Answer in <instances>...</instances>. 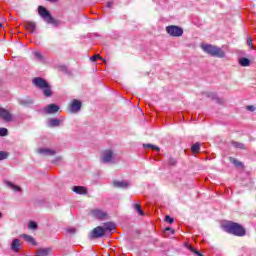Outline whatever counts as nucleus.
<instances>
[{
	"label": "nucleus",
	"instance_id": "26",
	"mask_svg": "<svg viewBox=\"0 0 256 256\" xmlns=\"http://www.w3.org/2000/svg\"><path fill=\"white\" fill-rule=\"evenodd\" d=\"M134 211H137L138 215H145V212H143V209L141 208V205L139 204H134Z\"/></svg>",
	"mask_w": 256,
	"mask_h": 256
},
{
	"label": "nucleus",
	"instance_id": "38",
	"mask_svg": "<svg viewBox=\"0 0 256 256\" xmlns=\"http://www.w3.org/2000/svg\"><path fill=\"white\" fill-rule=\"evenodd\" d=\"M97 59H103V57H101L99 54H95L90 58V61H97Z\"/></svg>",
	"mask_w": 256,
	"mask_h": 256
},
{
	"label": "nucleus",
	"instance_id": "29",
	"mask_svg": "<svg viewBox=\"0 0 256 256\" xmlns=\"http://www.w3.org/2000/svg\"><path fill=\"white\" fill-rule=\"evenodd\" d=\"M233 147H236V149H245V144L241 142L232 141Z\"/></svg>",
	"mask_w": 256,
	"mask_h": 256
},
{
	"label": "nucleus",
	"instance_id": "1",
	"mask_svg": "<svg viewBox=\"0 0 256 256\" xmlns=\"http://www.w3.org/2000/svg\"><path fill=\"white\" fill-rule=\"evenodd\" d=\"M224 230L226 233H230V235H235L236 237H245L247 235V231L241 224L237 222H229L224 226Z\"/></svg>",
	"mask_w": 256,
	"mask_h": 256
},
{
	"label": "nucleus",
	"instance_id": "44",
	"mask_svg": "<svg viewBox=\"0 0 256 256\" xmlns=\"http://www.w3.org/2000/svg\"><path fill=\"white\" fill-rule=\"evenodd\" d=\"M107 7H109V8L113 7V2H108Z\"/></svg>",
	"mask_w": 256,
	"mask_h": 256
},
{
	"label": "nucleus",
	"instance_id": "36",
	"mask_svg": "<svg viewBox=\"0 0 256 256\" xmlns=\"http://www.w3.org/2000/svg\"><path fill=\"white\" fill-rule=\"evenodd\" d=\"M169 165H171L172 167H175V165H177V159L175 158H170L168 161Z\"/></svg>",
	"mask_w": 256,
	"mask_h": 256
},
{
	"label": "nucleus",
	"instance_id": "17",
	"mask_svg": "<svg viewBox=\"0 0 256 256\" xmlns=\"http://www.w3.org/2000/svg\"><path fill=\"white\" fill-rule=\"evenodd\" d=\"M21 237L26 241L27 243H30L31 245H37V242L35 241V238L29 234H22Z\"/></svg>",
	"mask_w": 256,
	"mask_h": 256
},
{
	"label": "nucleus",
	"instance_id": "33",
	"mask_svg": "<svg viewBox=\"0 0 256 256\" xmlns=\"http://www.w3.org/2000/svg\"><path fill=\"white\" fill-rule=\"evenodd\" d=\"M28 229H32L33 231H35V229H37V224L35 221H30L28 223Z\"/></svg>",
	"mask_w": 256,
	"mask_h": 256
},
{
	"label": "nucleus",
	"instance_id": "23",
	"mask_svg": "<svg viewBox=\"0 0 256 256\" xmlns=\"http://www.w3.org/2000/svg\"><path fill=\"white\" fill-rule=\"evenodd\" d=\"M19 103L21 105H23L24 107H27L29 105H33V99H31V98L22 99V100H19Z\"/></svg>",
	"mask_w": 256,
	"mask_h": 256
},
{
	"label": "nucleus",
	"instance_id": "34",
	"mask_svg": "<svg viewBox=\"0 0 256 256\" xmlns=\"http://www.w3.org/2000/svg\"><path fill=\"white\" fill-rule=\"evenodd\" d=\"M58 71H61V73H69V71L67 70V66L65 65L58 66Z\"/></svg>",
	"mask_w": 256,
	"mask_h": 256
},
{
	"label": "nucleus",
	"instance_id": "6",
	"mask_svg": "<svg viewBox=\"0 0 256 256\" xmlns=\"http://www.w3.org/2000/svg\"><path fill=\"white\" fill-rule=\"evenodd\" d=\"M90 215H92V217H94V219H98L99 221H103V219L107 218V212H105L99 208L92 209L90 211Z\"/></svg>",
	"mask_w": 256,
	"mask_h": 256
},
{
	"label": "nucleus",
	"instance_id": "13",
	"mask_svg": "<svg viewBox=\"0 0 256 256\" xmlns=\"http://www.w3.org/2000/svg\"><path fill=\"white\" fill-rule=\"evenodd\" d=\"M24 27L25 29H27V31H30V33H35V30L37 29V24L33 21H25Z\"/></svg>",
	"mask_w": 256,
	"mask_h": 256
},
{
	"label": "nucleus",
	"instance_id": "21",
	"mask_svg": "<svg viewBox=\"0 0 256 256\" xmlns=\"http://www.w3.org/2000/svg\"><path fill=\"white\" fill-rule=\"evenodd\" d=\"M38 151L41 155H49V156L55 155V150H51L47 148H40Z\"/></svg>",
	"mask_w": 256,
	"mask_h": 256
},
{
	"label": "nucleus",
	"instance_id": "31",
	"mask_svg": "<svg viewBox=\"0 0 256 256\" xmlns=\"http://www.w3.org/2000/svg\"><path fill=\"white\" fill-rule=\"evenodd\" d=\"M7 186L10 187V189H13L14 191H21V187L13 184V182H7Z\"/></svg>",
	"mask_w": 256,
	"mask_h": 256
},
{
	"label": "nucleus",
	"instance_id": "37",
	"mask_svg": "<svg viewBox=\"0 0 256 256\" xmlns=\"http://www.w3.org/2000/svg\"><path fill=\"white\" fill-rule=\"evenodd\" d=\"M247 45H249L251 49H255V47L253 46V39L251 37H248Z\"/></svg>",
	"mask_w": 256,
	"mask_h": 256
},
{
	"label": "nucleus",
	"instance_id": "9",
	"mask_svg": "<svg viewBox=\"0 0 256 256\" xmlns=\"http://www.w3.org/2000/svg\"><path fill=\"white\" fill-rule=\"evenodd\" d=\"M101 163H111L113 161V150H105L100 157Z\"/></svg>",
	"mask_w": 256,
	"mask_h": 256
},
{
	"label": "nucleus",
	"instance_id": "45",
	"mask_svg": "<svg viewBox=\"0 0 256 256\" xmlns=\"http://www.w3.org/2000/svg\"><path fill=\"white\" fill-rule=\"evenodd\" d=\"M47 1H50V3H57V1L59 0H47Z\"/></svg>",
	"mask_w": 256,
	"mask_h": 256
},
{
	"label": "nucleus",
	"instance_id": "28",
	"mask_svg": "<svg viewBox=\"0 0 256 256\" xmlns=\"http://www.w3.org/2000/svg\"><path fill=\"white\" fill-rule=\"evenodd\" d=\"M191 149L193 153H199V151L201 150V144H199V142H196Z\"/></svg>",
	"mask_w": 256,
	"mask_h": 256
},
{
	"label": "nucleus",
	"instance_id": "16",
	"mask_svg": "<svg viewBox=\"0 0 256 256\" xmlns=\"http://www.w3.org/2000/svg\"><path fill=\"white\" fill-rule=\"evenodd\" d=\"M51 253V248H39L36 251V256H49Z\"/></svg>",
	"mask_w": 256,
	"mask_h": 256
},
{
	"label": "nucleus",
	"instance_id": "48",
	"mask_svg": "<svg viewBox=\"0 0 256 256\" xmlns=\"http://www.w3.org/2000/svg\"><path fill=\"white\" fill-rule=\"evenodd\" d=\"M1 27H3V24H2V23H0V29H1Z\"/></svg>",
	"mask_w": 256,
	"mask_h": 256
},
{
	"label": "nucleus",
	"instance_id": "32",
	"mask_svg": "<svg viewBox=\"0 0 256 256\" xmlns=\"http://www.w3.org/2000/svg\"><path fill=\"white\" fill-rule=\"evenodd\" d=\"M9 157V153L6 151H0V161H5Z\"/></svg>",
	"mask_w": 256,
	"mask_h": 256
},
{
	"label": "nucleus",
	"instance_id": "22",
	"mask_svg": "<svg viewBox=\"0 0 256 256\" xmlns=\"http://www.w3.org/2000/svg\"><path fill=\"white\" fill-rule=\"evenodd\" d=\"M251 63H255V59H249V58H240L239 59V65H251Z\"/></svg>",
	"mask_w": 256,
	"mask_h": 256
},
{
	"label": "nucleus",
	"instance_id": "3",
	"mask_svg": "<svg viewBox=\"0 0 256 256\" xmlns=\"http://www.w3.org/2000/svg\"><path fill=\"white\" fill-rule=\"evenodd\" d=\"M38 14L46 23H48V25H53L54 27L61 25V22L53 18L51 12H49V10L45 9L43 6L38 7Z\"/></svg>",
	"mask_w": 256,
	"mask_h": 256
},
{
	"label": "nucleus",
	"instance_id": "10",
	"mask_svg": "<svg viewBox=\"0 0 256 256\" xmlns=\"http://www.w3.org/2000/svg\"><path fill=\"white\" fill-rule=\"evenodd\" d=\"M204 95H206L208 99H211V101H215L218 105H224L225 103V100L223 98H219V96H217V94L213 92H206L204 93Z\"/></svg>",
	"mask_w": 256,
	"mask_h": 256
},
{
	"label": "nucleus",
	"instance_id": "2",
	"mask_svg": "<svg viewBox=\"0 0 256 256\" xmlns=\"http://www.w3.org/2000/svg\"><path fill=\"white\" fill-rule=\"evenodd\" d=\"M32 83L34 86L37 87V89H40L43 91V95L45 97H51L53 95V90H51V85H49L48 82L45 81V79L41 77H35L32 80Z\"/></svg>",
	"mask_w": 256,
	"mask_h": 256
},
{
	"label": "nucleus",
	"instance_id": "43",
	"mask_svg": "<svg viewBox=\"0 0 256 256\" xmlns=\"http://www.w3.org/2000/svg\"><path fill=\"white\" fill-rule=\"evenodd\" d=\"M194 254H195V255H198V256H204V255L201 254V252H199L198 250H196V251L194 252Z\"/></svg>",
	"mask_w": 256,
	"mask_h": 256
},
{
	"label": "nucleus",
	"instance_id": "46",
	"mask_svg": "<svg viewBox=\"0 0 256 256\" xmlns=\"http://www.w3.org/2000/svg\"><path fill=\"white\" fill-rule=\"evenodd\" d=\"M101 61H102L103 63H107V60H105V58H102Z\"/></svg>",
	"mask_w": 256,
	"mask_h": 256
},
{
	"label": "nucleus",
	"instance_id": "11",
	"mask_svg": "<svg viewBox=\"0 0 256 256\" xmlns=\"http://www.w3.org/2000/svg\"><path fill=\"white\" fill-rule=\"evenodd\" d=\"M82 103L81 101L74 99L72 100V103L70 105V111L71 113H79L81 111Z\"/></svg>",
	"mask_w": 256,
	"mask_h": 256
},
{
	"label": "nucleus",
	"instance_id": "12",
	"mask_svg": "<svg viewBox=\"0 0 256 256\" xmlns=\"http://www.w3.org/2000/svg\"><path fill=\"white\" fill-rule=\"evenodd\" d=\"M44 111L48 115H53L54 113H57V111H59V105L49 104L48 106L45 107Z\"/></svg>",
	"mask_w": 256,
	"mask_h": 256
},
{
	"label": "nucleus",
	"instance_id": "42",
	"mask_svg": "<svg viewBox=\"0 0 256 256\" xmlns=\"http://www.w3.org/2000/svg\"><path fill=\"white\" fill-rule=\"evenodd\" d=\"M75 231H76L75 228H69L68 229V233H75Z\"/></svg>",
	"mask_w": 256,
	"mask_h": 256
},
{
	"label": "nucleus",
	"instance_id": "25",
	"mask_svg": "<svg viewBox=\"0 0 256 256\" xmlns=\"http://www.w3.org/2000/svg\"><path fill=\"white\" fill-rule=\"evenodd\" d=\"M144 149H152V151H161V149L153 144H143Z\"/></svg>",
	"mask_w": 256,
	"mask_h": 256
},
{
	"label": "nucleus",
	"instance_id": "35",
	"mask_svg": "<svg viewBox=\"0 0 256 256\" xmlns=\"http://www.w3.org/2000/svg\"><path fill=\"white\" fill-rule=\"evenodd\" d=\"M7 133V128H0V137H6Z\"/></svg>",
	"mask_w": 256,
	"mask_h": 256
},
{
	"label": "nucleus",
	"instance_id": "18",
	"mask_svg": "<svg viewBox=\"0 0 256 256\" xmlns=\"http://www.w3.org/2000/svg\"><path fill=\"white\" fill-rule=\"evenodd\" d=\"M102 227L104 229V233H106V231H115L116 229L115 223L113 222H106Z\"/></svg>",
	"mask_w": 256,
	"mask_h": 256
},
{
	"label": "nucleus",
	"instance_id": "40",
	"mask_svg": "<svg viewBox=\"0 0 256 256\" xmlns=\"http://www.w3.org/2000/svg\"><path fill=\"white\" fill-rule=\"evenodd\" d=\"M246 109H247V111L253 112V111H255L256 108H255V106H247Z\"/></svg>",
	"mask_w": 256,
	"mask_h": 256
},
{
	"label": "nucleus",
	"instance_id": "15",
	"mask_svg": "<svg viewBox=\"0 0 256 256\" xmlns=\"http://www.w3.org/2000/svg\"><path fill=\"white\" fill-rule=\"evenodd\" d=\"M72 191H74V193H77L78 195H87V188H85L84 186H74L72 188Z\"/></svg>",
	"mask_w": 256,
	"mask_h": 256
},
{
	"label": "nucleus",
	"instance_id": "30",
	"mask_svg": "<svg viewBox=\"0 0 256 256\" xmlns=\"http://www.w3.org/2000/svg\"><path fill=\"white\" fill-rule=\"evenodd\" d=\"M164 221H165V223H169V225H173V223H175V218H173L169 215H166L164 217Z\"/></svg>",
	"mask_w": 256,
	"mask_h": 256
},
{
	"label": "nucleus",
	"instance_id": "27",
	"mask_svg": "<svg viewBox=\"0 0 256 256\" xmlns=\"http://www.w3.org/2000/svg\"><path fill=\"white\" fill-rule=\"evenodd\" d=\"M231 163L235 165V167H244L243 162L235 159V158H230Z\"/></svg>",
	"mask_w": 256,
	"mask_h": 256
},
{
	"label": "nucleus",
	"instance_id": "47",
	"mask_svg": "<svg viewBox=\"0 0 256 256\" xmlns=\"http://www.w3.org/2000/svg\"><path fill=\"white\" fill-rule=\"evenodd\" d=\"M3 217V214L0 212V219Z\"/></svg>",
	"mask_w": 256,
	"mask_h": 256
},
{
	"label": "nucleus",
	"instance_id": "39",
	"mask_svg": "<svg viewBox=\"0 0 256 256\" xmlns=\"http://www.w3.org/2000/svg\"><path fill=\"white\" fill-rule=\"evenodd\" d=\"M34 55L37 59L43 61V55L41 54V52H34Z\"/></svg>",
	"mask_w": 256,
	"mask_h": 256
},
{
	"label": "nucleus",
	"instance_id": "19",
	"mask_svg": "<svg viewBox=\"0 0 256 256\" xmlns=\"http://www.w3.org/2000/svg\"><path fill=\"white\" fill-rule=\"evenodd\" d=\"M113 185L114 187H118L119 189H127V187H129V183L125 181H114Z\"/></svg>",
	"mask_w": 256,
	"mask_h": 256
},
{
	"label": "nucleus",
	"instance_id": "41",
	"mask_svg": "<svg viewBox=\"0 0 256 256\" xmlns=\"http://www.w3.org/2000/svg\"><path fill=\"white\" fill-rule=\"evenodd\" d=\"M188 249H189V251H191L192 253H195V251H197L193 246H189Z\"/></svg>",
	"mask_w": 256,
	"mask_h": 256
},
{
	"label": "nucleus",
	"instance_id": "8",
	"mask_svg": "<svg viewBox=\"0 0 256 256\" xmlns=\"http://www.w3.org/2000/svg\"><path fill=\"white\" fill-rule=\"evenodd\" d=\"M0 119L6 121L7 123L13 121V114L9 110L0 107Z\"/></svg>",
	"mask_w": 256,
	"mask_h": 256
},
{
	"label": "nucleus",
	"instance_id": "7",
	"mask_svg": "<svg viewBox=\"0 0 256 256\" xmlns=\"http://www.w3.org/2000/svg\"><path fill=\"white\" fill-rule=\"evenodd\" d=\"M105 235V229L103 226H97L92 230L90 233L89 238L90 239H100V237H103Z\"/></svg>",
	"mask_w": 256,
	"mask_h": 256
},
{
	"label": "nucleus",
	"instance_id": "20",
	"mask_svg": "<svg viewBox=\"0 0 256 256\" xmlns=\"http://www.w3.org/2000/svg\"><path fill=\"white\" fill-rule=\"evenodd\" d=\"M49 127H59L61 125V120L57 118H51L48 120Z\"/></svg>",
	"mask_w": 256,
	"mask_h": 256
},
{
	"label": "nucleus",
	"instance_id": "4",
	"mask_svg": "<svg viewBox=\"0 0 256 256\" xmlns=\"http://www.w3.org/2000/svg\"><path fill=\"white\" fill-rule=\"evenodd\" d=\"M201 49H203L205 53H208V55H211L212 57H225V52L217 46H213L211 44H202Z\"/></svg>",
	"mask_w": 256,
	"mask_h": 256
},
{
	"label": "nucleus",
	"instance_id": "24",
	"mask_svg": "<svg viewBox=\"0 0 256 256\" xmlns=\"http://www.w3.org/2000/svg\"><path fill=\"white\" fill-rule=\"evenodd\" d=\"M169 233H171V235H175V230L173 228H171V227H166L163 230L164 237H169Z\"/></svg>",
	"mask_w": 256,
	"mask_h": 256
},
{
	"label": "nucleus",
	"instance_id": "14",
	"mask_svg": "<svg viewBox=\"0 0 256 256\" xmlns=\"http://www.w3.org/2000/svg\"><path fill=\"white\" fill-rule=\"evenodd\" d=\"M21 247V240L15 238L12 240L11 243V249L12 251H14L15 253H19V248Z\"/></svg>",
	"mask_w": 256,
	"mask_h": 256
},
{
	"label": "nucleus",
	"instance_id": "5",
	"mask_svg": "<svg viewBox=\"0 0 256 256\" xmlns=\"http://www.w3.org/2000/svg\"><path fill=\"white\" fill-rule=\"evenodd\" d=\"M166 32L170 37H183V28L175 25L166 27Z\"/></svg>",
	"mask_w": 256,
	"mask_h": 256
}]
</instances>
